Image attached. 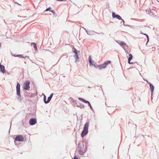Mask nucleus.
I'll return each instance as SVG.
<instances>
[{"instance_id": "f257e3e1", "label": "nucleus", "mask_w": 159, "mask_h": 159, "mask_svg": "<svg viewBox=\"0 0 159 159\" xmlns=\"http://www.w3.org/2000/svg\"><path fill=\"white\" fill-rule=\"evenodd\" d=\"M89 123V122H87L84 125L83 128V130L81 134V136L82 137H84L87 134L88 132V128Z\"/></svg>"}, {"instance_id": "f03ea898", "label": "nucleus", "mask_w": 159, "mask_h": 159, "mask_svg": "<svg viewBox=\"0 0 159 159\" xmlns=\"http://www.w3.org/2000/svg\"><path fill=\"white\" fill-rule=\"evenodd\" d=\"M110 61H105L103 64H102L100 65H99L98 66V67L99 70H101L103 69H104L109 64H110L111 62Z\"/></svg>"}, {"instance_id": "7ed1b4c3", "label": "nucleus", "mask_w": 159, "mask_h": 159, "mask_svg": "<svg viewBox=\"0 0 159 159\" xmlns=\"http://www.w3.org/2000/svg\"><path fill=\"white\" fill-rule=\"evenodd\" d=\"M30 82L28 81H26L24 84L23 87L24 89L26 90H29L30 89Z\"/></svg>"}, {"instance_id": "20e7f679", "label": "nucleus", "mask_w": 159, "mask_h": 159, "mask_svg": "<svg viewBox=\"0 0 159 159\" xmlns=\"http://www.w3.org/2000/svg\"><path fill=\"white\" fill-rule=\"evenodd\" d=\"M16 93L17 95L19 97H20V84L18 83L17 84L16 87Z\"/></svg>"}, {"instance_id": "39448f33", "label": "nucleus", "mask_w": 159, "mask_h": 159, "mask_svg": "<svg viewBox=\"0 0 159 159\" xmlns=\"http://www.w3.org/2000/svg\"><path fill=\"white\" fill-rule=\"evenodd\" d=\"M16 141L23 142L24 141V138L21 135L17 136L15 139Z\"/></svg>"}, {"instance_id": "423d86ee", "label": "nucleus", "mask_w": 159, "mask_h": 159, "mask_svg": "<svg viewBox=\"0 0 159 159\" xmlns=\"http://www.w3.org/2000/svg\"><path fill=\"white\" fill-rule=\"evenodd\" d=\"M36 122V120L35 119L31 118L30 119L29 123L31 125H34Z\"/></svg>"}, {"instance_id": "0eeeda50", "label": "nucleus", "mask_w": 159, "mask_h": 159, "mask_svg": "<svg viewBox=\"0 0 159 159\" xmlns=\"http://www.w3.org/2000/svg\"><path fill=\"white\" fill-rule=\"evenodd\" d=\"M112 17L114 18H116L119 20H122L121 17L120 16L115 15V13H112Z\"/></svg>"}, {"instance_id": "6e6552de", "label": "nucleus", "mask_w": 159, "mask_h": 159, "mask_svg": "<svg viewBox=\"0 0 159 159\" xmlns=\"http://www.w3.org/2000/svg\"><path fill=\"white\" fill-rule=\"evenodd\" d=\"M149 84L150 87V90L151 92L152 95V93L154 90V86L153 85L150 83H149Z\"/></svg>"}, {"instance_id": "1a4fd4ad", "label": "nucleus", "mask_w": 159, "mask_h": 159, "mask_svg": "<svg viewBox=\"0 0 159 159\" xmlns=\"http://www.w3.org/2000/svg\"><path fill=\"white\" fill-rule=\"evenodd\" d=\"M0 71L2 72L3 73L5 72V67L3 65L0 66Z\"/></svg>"}, {"instance_id": "9d476101", "label": "nucleus", "mask_w": 159, "mask_h": 159, "mask_svg": "<svg viewBox=\"0 0 159 159\" xmlns=\"http://www.w3.org/2000/svg\"><path fill=\"white\" fill-rule=\"evenodd\" d=\"M132 59V55L131 54H129V58H128V63L130 64H132V63H131L130 62V61Z\"/></svg>"}, {"instance_id": "9b49d317", "label": "nucleus", "mask_w": 159, "mask_h": 159, "mask_svg": "<svg viewBox=\"0 0 159 159\" xmlns=\"http://www.w3.org/2000/svg\"><path fill=\"white\" fill-rule=\"evenodd\" d=\"M53 95V93H52L50 95V96L48 98V100L47 101V103H48L50 102L52 97Z\"/></svg>"}, {"instance_id": "f8f14e48", "label": "nucleus", "mask_w": 159, "mask_h": 159, "mask_svg": "<svg viewBox=\"0 0 159 159\" xmlns=\"http://www.w3.org/2000/svg\"><path fill=\"white\" fill-rule=\"evenodd\" d=\"M74 57L75 58V59H76L75 62H76L77 61H79L78 60L79 59V58L78 56V53L75 54V55Z\"/></svg>"}, {"instance_id": "ddd939ff", "label": "nucleus", "mask_w": 159, "mask_h": 159, "mask_svg": "<svg viewBox=\"0 0 159 159\" xmlns=\"http://www.w3.org/2000/svg\"><path fill=\"white\" fill-rule=\"evenodd\" d=\"M33 44L34 45V48L35 50H36L37 51H38V50H37V46H36V45L35 44V43H31V45H32Z\"/></svg>"}, {"instance_id": "4468645a", "label": "nucleus", "mask_w": 159, "mask_h": 159, "mask_svg": "<svg viewBox=\"0 0 159 159\" xmlns=\"http://www.w3.org/2000/svg\"><path fill=\"white\" fill-rule=\"evenodd\" d=\"M13 56L15 57H21V58H24L25 57H23V55H13Z\"/></svg>"}, {"instance_id": "2eb2a0df", "label": "nucleus", "mask_w": 159, "mask_h": 159, "mask_svg": "<svg viewBox=\"0 0 159 159\" xmlns=\"http://www.w3.org/2000/svg\"><path fill=\"white\" fill-rule=\"evenodd\" d=\"M120 44V45L122 47L124 45L125 46H126V44L123 41H121L120 43H119Z\"/></svg>"}, {"instance_id": "dca6fc26", "label": "nucleus", "mask_w": 159, "mask_h": 159, "mask_svg": "<svg viewBox=\"0 0 159 159\" xmlns=\"http://www.w3.org/2000/svg\"><path fill=\"white\" fill-rule=\"evenodd\" d=\"M126 46H125L124 47H122V48H123V49L125 51H126V50L128 48V46L126 44Z\"/></svg>"}, {"instance_id": "f3484780", "label": "nucleus", "mask_w": 159, "mask_h": 159, "mask_svg": "<svg viewBox=\"0 0 159 159\" xmlns=\"http://www.w3.org/2000/svg\"><path fill=\"white\" fill-rule=\"evenodd\" d=\"M126 46H125L124 47H122V48H123V49L125 51H126V50L128 48V46L126 44Z\"/></svg>"}, {"instance_id": "a211bd4d", "label": "nucleus", "mask_w": 159, "mask_h": 159, "mask_svg": "<svg viewBox=\"0 0 159 159\" xmlns=\"http://www.w3.org/2000/svg\"><path fill=\"white\" fill-rule=\"evenodd\" d=\"M74 50L73 51V52L75 53V54L78 53V52H79V53H80V51H78V52H77L76 49L74 48Z\"/></svg>"}, {"instance_id": "6ab92c4d", "label": "nucleus", "mask_w": 159, "mask_h": 159, "mask_svg": "<svg viewBox=\"0 0 159 159\" xmlns=\"http://www.w3.org/2000/svg\"><path fill=\"white\" fill-rule=\"evenodd\" d=\"M141 34H143L147 36V39H148V41H147V43L149 41V37H148V36L147 34H144L142 32H141ZM147 44V43H146V44Z\"/></svg>"}, {"instance_id": "aec40b11", "label": "nucleus", "mask_w": 159, "mask_h": 159, "mask_svg": "<svg viewBox=\"0 0 159 159\" xmlns=\"http://www.w3.org/2000/svg\"><path fill=\"white\" fill-rule=\"evenodd\" d=\"M46 97L45 95H44V98H43V100L44 102L46 103H47V101H46Z\"/></svg>"}, {"instance_id": "412c9836", "label": "nucleus", "mask_w": 159, "mask_h": 159, "mask_svg": "<svg viewBox=\"0 0 159 159\" xmlns=\"http://www.w3.org/2000/svg\"><path fill=\"white\" fill-rule=\"evenodd\" d=\"M78 99H79V100H80L81 101H82V102H84V99L82 98H78Z\"/></svg>"}, {"instance_id": "4be33fe9", "label": "nucleus", "mask_w": 159, "mask_h": 159, "mask_svg": "<svg viewBox=\"0 0 159 159\" xmlns=\"http://www.w3.org/2000/svg\"><path fill=\"white\" fill-rule=\"evenodd\" d=\"M83 102L85 103H89V102L87 101H86V100H84Z\"/></svg>"}, {"instance_id": "5701e85b", "label": "nucleus", "mask_w": 159, "mask_h": 159, "mask_svg": "<svg viewBox=\"0 0 159 159\" xmlns=\"http://www.w3.org/2000/svg\"><path fill=\"white\" fill-rule=\"evenodd\" d=\"M89 63L90 64H92V61L91 59H90L89 60Z\"/></svg>"}, {"instance_id": "b1692460", "label": "nucleus", "mask_w": 159, "mask_h": 159, "mask_svg": "<svg viewBox=\"0 0 159 159\" xmlns=\"http://www.w3.org/2000/svg\"><path fill=\"white\" fill-rule=\"evenodd\" d=\"M122 20V21L123 22V24L124 25L127 26L126 25H125V24H124L125 21L122 19V20Z\"/></svg>"}, {"instance_id": "393cba45", "label": "nucleus", "mask_w": 159, "mask_h": 159, "mask_svg": "<svg viewBox=\"0 0 159 159\" xmlns=\"http://www.w3.org/2000/svg\"><path fill=\"white\" fill-rule=\"evenodd\" d=\"M91 59V56H89V60Z\"/></svg>"}, {"instance_id": "a878e982", "label": "nucleus", "mask_w": 159, "mask_h": 159, "mask_svg": "<svg viewBox=\"0 0 159 159\" xmlns=\"http://www.w3.org/2000/svg\"><path fill=\"white\" fill-rule=\"evenodd\" d=\"M76 105H77V106H78V107H79V106H81V105L80 104H79V103H78V104H76Z\"/></svg>"}, {"instance_id": "bb28decb", "label": "nucleus", "mask_w": 159, "mask_h": 159, "mask_svg": "<svg viewBox=\"0 0 159 159\" xmlns=\"http://www.w3.org/2000/svg\"><path fill=\"white\" fill-rule=\"evenodd\" d=\"M125 51L127 53H128L129 52V51L128 50H127Z\"/></svg>"}, {"instance_id": "cd10ccee", "label": "nucleus", "mask_w": 159, "mask_h": 159, "mask_svg": "<svg viewBox=\"0 0 159 159\" xmlns=\"http://www.w3.org/2000/svg\"><path fill=\"white\" fill-rule=\"evenodd\" d=\"M50 8L49 7V8H47V9H46V11H48V10H49V9Z\"/></svg>"}, {"instance_id": "c85d7f7f", "label": "nucleus", "mask_w": 159, "mask_h": 159, "mask_svg": "<svg viewBox=\"0 0 159 159\" xmlns=\"http://www.w3.org/2000/svg\"><path fill=\"white\" fill-rule=\"evenodd\" d=\"M73 159H77V158L76 156H75Z\"/></svg>"}, {"instance_id": "c756f323", "label": "nucleus", "mask_w": 159, "mask_h": 159, "mask_svg": "<svg viewBox=\"0 0 159 159\" xmlns=\"http://www.w3.org/2000/svg\"><path fill=\"white\" fill-rule=\"evenodd\" d=\"M90 108L91 109H92V107L91 105L90 106Z\"/></svg>"}, {"instance_id": "7c9ffc66", "label": "nucleus", "mask_w": 159, "mask_h": 159, "mask_svg": "<svg viewBox=\"0 0 159 159\" xmlns=\"http://www.w3.org/2000/svg\"><path fill=\"white\" fill-rule=\"evenodd\" d=\"M88 105L90 107L91 105L90 104V103H89H89H88Z\"/></svg>"}, {"instance_id": "2f4dec72", "label": "nucleus", "mask_w": 159, "mask_h": 159, "mask_svg": "<svg viewBox=\"0 0 159 159\" xmlns=\"http://www.w3.org/2000/svg\"><path fill=\"white\" fill-rule=\"evenodd\" d=\"M85 152V150H84V151H83V152H82V153H84Z\"/></svg>"}, {"instance_id": "473e14b6", "label": "nucleus", "mask_w": 159, "mask_h": 159, "mask_svg": "<svg viewBox=\"0 0 159 159\" xmlns=\"http://www.w3.org/2000/svg\"><path fill=\"white\" fill-rule=\"evenodd\" d=\"M52 13H54V11H53V10H52Z\"/></svg>"}, {"instance_id": "72a5a7b5", "label": "nucleus", "mask_w": 159, "mask_h": 159, "mask_svg": "<svg viewBox=\"0 0 159 159\" xmlns=\"http://www.w3.org/2000/svg\"><path fill=\"white\" fill-rule=\"evenodd\" d=\"M87 88H90V87L89 86H88Z\"/></svg>"}, {"instance_id": "f704fd0d", "label": "nucleus", "mask_w": 159, "mask_h": 159, "mask_svg": "<svg viewBox=\"0 0 159 159\" xmlns=\"http://www.w3.org/2000/svg\"><path fill=\"white\" fill-rule=\"evenodd\" d=\"M108 113L109 114H110V112H109V111H108Z\"/></svg>"}, {"instance_id": "c9c22d12", "label": "nucleus", "mask_w": 159, "mask_h": 159, "mask_svg": "<svg viewBox=\"0 0 159 159\" xmlns=\"http://www.w3.org/2000/svg\"><path fill=\"white\" fill-rule=\"evenodd\" d=\"M124 46H125V45H124L123 46V47H124Z\"/></svg>"}, {"instance_id": "e433bc0d", "label": "nucleus", "mask_w": 159, "mask_h": 159, "mask_svg": "<svg viewBox=\"0 0 159 159\" xmlns=\"http://www.w3.org/2000/svg\"><path fill=\"white\" fill-rule=\"evenodd\" d=\"M1 65V63H0V66Z\"/></svg>"}]
</instances>
